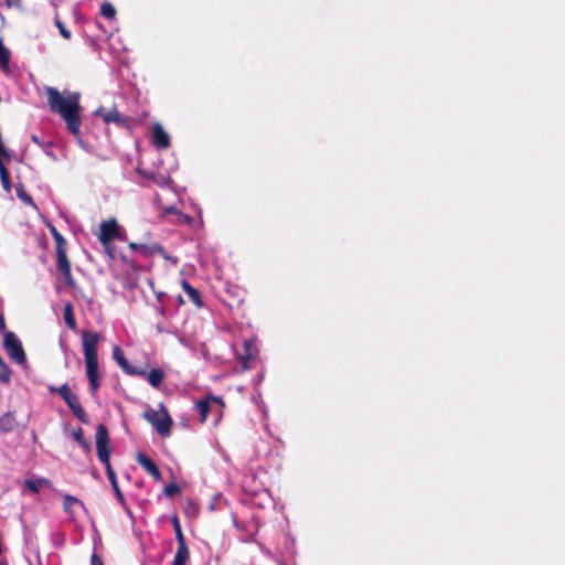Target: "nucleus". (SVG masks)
Masks as SVG:
<instances>
[{
	"instance_id": "nucleus-14",
	"label": "nucleus",
	"mask_w": 565,
	"mask_h": 565,
	"mask_svg": "<svg viewBox=\"0 0 565 565\" xmlns=\"http://www.w3.org/2000/svg\"><path fill=\"white\" fill-rule=\"evenodd\" d=\"M258 350L253 341L244 342V351L241 354L242 366L245 370H249L254 366V362L257 360Z\"/></svg>"
},
{
	"instance_id": "nucleus-10",
	"label": "nucleus",
	"mask_w": 565,
	"mask_h": 565,
	"mask_svg": "<svg viewBox=\"0 0 565 565\" xmlns=\"http://www.w3.org/2000/svg\"><path fill=\"white\" fill-rule=\"evenodd\" d=\"M95 115L103 118L106 124L114 122L119 127H129L130 118L122 117L116 108L106 109L104 107H99L95 110Z\"/></svg>"
},
{
	"instance_id": "nucleus-34",
	"label": "nucleus",
	"mask_w": 565,
	"mask_h": 565,
	"mask_svg": "<svg viewBox=\"0 0 565 565\" xmlns=\"http://www.w3.org/2000/svg\"><path fill=\"white\" fill-rule=\"evenodd\" d=\"M121 260H122L127 266H129L134 271H137V270H138L137 265H136L132 260L128 259L126 256H121Z\"/></svg>"
},
{
	"instance_id": "nucleus-12",
	"label": "nucleus",
	"mask_w": 565,
	"mask_h": 565,
	"mask_svg": "<svg viewBox=\"0 0 565 565\" xmlns=\"http://www.w3.org/2000/svg\"><path fill=\"white\" fill-rule=\"evenodd\" d=\"M128 247L132 250H138L141 255L149 257L154 254L161 255L164 259H171V257L167 254L166 249L160 244H138V243H129Z\"/></svg>"
},
{
	"instance_id": "nucleus-27",
	"label": "nucleus",
	"mask_w": 565,
	"mask_h": 565,
	"mask_svg": "<svg viewBox=\"0 0 565 565\" xmlns=\"http://www.w3.org/2000/svg\"><path fill=\"white\" fill-rule=\"evenodd\" d=\"M18 198L28 205L36 206L33 199L25 192L23 184H18L15 188Z\"/></svg>"
},
{
	"instance_id": "nucleus-23",
	"label": "nucleus",
	"mask_w": 565,
	"mask_h": 565,
	"mask_svg": "<svg viewBox=\"0 0 565 565\" xmlns=\"http://www.w3.org/2000/svg\"><path fill=\"white\" fill-rule=\"evenodd\" d=\"M11 53L8 47L4 46L2 39L0 38V67L3 71H9Z\"/></svg>"
},
{
	"instance_id": "nucleus-37",
	"label": "nucleus",
	"mask_w": 565,
	"mask_h": 565,
	"mask_svg": "<svg viewBox=\"0 0 565 565\" xmlns=\"http://www.w3.org/2000/svg\"><path fill=\"white\" fill-rule=\"evenodd\" d=\"M6 1H7L8 6H10V0H6Z\"/></svg>"
},
{
	"instance_id": "nucleus-2",
	"label": "nucleus",
	"mask_w": 565,
	"mask_h": 565,
	"mask_svg": "<svg viewBox=\"0 0 565 565\" xmlns=\"http://www.w3.org/2000/svg\"><path fill=\"white\" fill-rule=\"evenodd\" d=\"M100 341V334L89 330L82 332V347L85 358L86 376L88 379L89 391L93 395L100 387V379L98 371V353L97 347Z\"/></svg>"
},
{
	"instance_id": "nucleus-11",
	"label": "nucleus",
	"mask_w": 565,
	"mask_h": 565,
	"mask_svg": "<svg viewBox=\"0 0 565 565\" xmlns=\"http://www.w3.org/2000/svg\"><path fill=\"white\" fill-rule=\"evenodd\" d=\"M151 141L158 150H166L170 147V136L163 129L162 125L154 122L151 127Z\"/></svg>"
},
{
	"instance_id": "nucleus-26",
	"label": "nucleus",
	"mask_w": 565,
	"mask_h": 565,
	"mask_svg": "<svg viewBox=\"0 0 565 565\" xmlns=\"http://www.w3.org/2000/svg\"><path fill=\"white\" fill-rule=\"evenodd\" d=\"M73 438L88 452L90 451V443L84 438V431L81 427L73 431Z\"/></svg>"
},
{
	"instance_id": "nucleus-21",
	"label": "nucleus",
	"mask_w": 565,
	"mask_h": 565,
	"mask_svg": "<svg viewBox=\"0 0 565 565\" xmlns=\"http://www.w3.org/2000/svg\"><path fill=\"white\" fill-rule=\"evenodd\" d=\"M105 469H106V473H107L108 480H109V482L111 484V488H113V490H114L118 501L122 503L125 501V498H124L122 492L119 489V486H118V482H117L116 472L114 471L111 466L106 467Z\"/></svg>"
},
{
	"instance_id": "nucleus-6",
	"label": "nucleus",
	"mask_w": 565,
	"mask_h": 565,
	"mask_svg": "<svg viewBox=\"0 0 565 565\" xmlns=\"http://www.w3.org/2000/svg\"><path fill=\"white\" fill-rule=\"evenodd\" d=\"M3 348L12 361L21 365L26 363L24 349L14 332L8 331L4 333Z\"/></svg>"
},
{
	"instance_id": "nucleus-29",
	"label": "nucleus",
	"mask_w": 565,
	"mask_h": 565,
	"mask_svg": "<svg viewBox=\"0 0 565 565\" xmlns=\"http://www.w3.org/2000/svg\"><path fill=\"white\" fill-rule=\"evenodd\" d=\"M100 14L105 17L106 19H114L116 15V10L114 6L109 2H105L100 7Z\"/></svg>"
},
{
	"instance_id": "nucleus-3",
	"label": "nucleus",
	"mask_w": 565,
	"mask_h": 565,
	"mask_svg": "<svg viewBox=\"0 0 565 565\" xmlns=\"http://www.w3.org/2000/svg\"><path fill=\"white\" fill-rule=\"evenodd\" d=\"M49 391L51 393L58 394L79 422H82L83 424L89 423V417L86 411L81 405L77 395L73 393L72 388L67 383L61 385L60 387L50 386Z\"/></svg>"
},
{
	"instance_id": "nucleus-4",
	"label": "nucleus",
	"mask_w": 565,
	"mask_h": 565,
	"mask_svg": "<svg viewBox=\"0 0 565 565\" xmlns=\"http://www.w3.org/2000/svg\"><path fill=\"white\" fill-rule=\"evenodd\" d=\"M143 418L150 423L159 435L167 437L171 433L172 418L169 415L163 404H160V409H148L143 412Z\"/></svg>"
},
{
	"instance_id": "nucleus-25",
	"label": "nucleus",
	"mask_w": 565,
	"mask_h": 565,
	"mask_svg": "<svg viewBox=\"0 0 565 565\" xmlns=\"http://www.w3.org/2000/svg\"><path fill=\"white\" fill-rule=\"evenodd\" d=\"M82 505L84 507V503L77 499L76 497H73L71 494H65L64 498H63V510L67 513V514H72L73 513V507L74 505Z\"/></svg>"
},
{
	"instance_id": "nucleus-18",
	"label": "nucleus",
	"mask_w": 565,
	"mask_h": 565,
	"mask_svg": "<svg viewBox=\"0 0 565 565\" xmlns=\"http://www.w3.org/2000/svg\"><path fill=\"white\" fill-rule=\"evenodd\" d=\"M17 426L15 412H7L0 417V429L4 433L13 430Z\"/></svg>"
},
{
	"instance_id": "nucleus-22",
	"label": "nucleus",
	"mask_w": 565,
	"mask_h": 565,
	"mask_svg": "<svg viewBox=\"0 0 565 565\" xmlns=\"http://www.w3.org/2000/svg\"><path fill=\"white\" fill-rule=\"evenodd\" d=\"M146 375L149 384L156 388H158L162 384L164 379V373L160 369H152Z\"/></svg>"
},
{
	"instance_id": "nucleus-30",
	"label": "nucleus",
	"mask_w": 565,
	"mask_h": 565,
	"mask_svg": "<svg viewBox=\"0 0 565 565\" xmlns=\"http://www.w3.org/2000/svg\"><path fill=\"white\" fill-rule=\"evenodd\" d=\"M181 492V488L177 483H170L166 486L164 493L168 497H172L174 494H179Z\"/></svg>"
},
{
	"instance_id": "nucleus-36",
	"label": "nucleus",
	"mask_w": 565,
	"mask_h": 565,
	"mask_svg": "<svg viewBox=\"0 0 565 565\" xmlns=\"http://www.w3.org/2000/svg\"><path fill=\"white\" fill-rule=\"evenodd\" d=\"M31 140H32L35 145H38V146H40V147H42V146H43V142L41 141V139H40L38 136H35V135H32V136H31Z\"/></svg>"
},
{
	"instance_id": "nucleus-20",
	"label": "nucleus",
	"mask_w": 565,
	"mask_h": 565,
	"mask_svg": "<svg viewBox=\"0 0 565 565\" xmlns=\"http://www.w3.org/2000/svg\"><path fill=\"white\" fill-rule=\"evenodd\" d=\"M63 318H64L66 326L71 330L75 331L77 328V323H76V319H75V315H74V308L71 302L65 303V306L63 308Z\"/></svg>"
},
{
	"instance_id": "nucleus-31",
	"label": "nucleus",
	"mask_w": 565,
	"mask_h": 565,
	"mask_svg": "<svg viewBox=\"0 0 565 565\" xmlns=\"http://www.w3.org/2000/svg\"><path fill=\"white\" fill-rule=\"evenodd\" d=\"M55 24L60 31V34L65 39V40H70L71 39V32L65 28L64 23L61 22L58 19L55 20Z\"/></svg>"
},
{
	"instance_id": "nucleus-35",
	"label": "nucleus",
	"mask_w": 565,
	"mask_h": 565,
	"mask_svg": "<svg viewBox=\"0 0 565 565\" xmlns=\"http://www.w3.org/2000/svg\"><path fill=\"white\" fill-rule=\"evenodd\" d=\"M7 328L3 315L0 312V332H3Z\"/></svg>"
},
{
	"instance_id": "nucleus-9",
	"label": "nucleus",
	"mask_w": 565,
	"mask_h": 565,
	"mask_svg": "<svg viewBox=\"0 0 565 565\" xmlns=\"http://www.w3.org/2000/svg\"><path fill=\"white\" fill-rule=\"evenodd\" d=\"M67 246L56 247L55 254H56V266L61 275L63 276L64 284L70 287H75V280L72 276V268H71V262L66 254Z\"/></svg>"
},
{
	"instance_id": "nucleus-24",
	"label": "nucleus",
	"mask_w": 565,
	"mask_h": 565,
	"mask_svg": "<svg viewBox=\"0 0 565 565\" xmlns=\"http://www.w3.org/2000/svg\"><path fill=\"white\" fill-rule=\"evenodd\" d=\"M0 180L2 183V188L6 192L11 191V177L7 168L2 162V157H0Z\"/></svg>"
},
{
	"instance_id": "nucleus-33",
	"label": "nucleus",
	"mask_w": 565,
	"mask_h": 565,
	"mask_svg": "<svg viewBox=\"0 0 565 565\" xmlns=\"http://www.w3.org/2000/svg\"><path fill=\"white\" fill-rule=\"evenodd\" d=\"M90 565H105L103 558L97 554L93 553L90 555Z\"/></svg>"
},
{
	"instance_id": "nucleus-16",
	"label": "nucleus",
	"mask_w": 565,
	"mask_h": 565,
	"mask_svg": "<svg viewBox=\"0 0 565 565\" xmlns=\"http://www.w3.org/2000/svg\"><path fill=\"white\" fill-rule=\"evenodd\" d=\"M137 462L156 480H161V472L152 459H150L142 452H138Z\"/></svg>"
},
{
	"instance_id": "nucleus-8",
	"label": "nucleus",
	"mask_w": 565,
	"mask_h": 565,
	"mask_svg": "<svg viewBox=\"0 0 565 565\" xmlns=\"http://www.w3.org/2000/svg\"><path fill=\"white\" fill-rule=\"evenodd\" d=\"M115 238H120V230L117 221L115 218H109L104 221L99 225V234L98 239L106 248L108 255L114 258V254L109 248V243Z\"/></svg>"
},
{
	"instance_id": "nucleus-32",
	"label": "nucleus",
	"mask_w": 565,
	"mask_h": 565,
	"mask_svg": "<svg viewBox=\"0 0 565 565\" xmlns=\"http://www.w3.org/2000/svg\"><path fill=\"white\" fill-rule=\"evenodd\" d=\"M136 171L145 179L156 181V173L150 171H145L139 168L136 169Z\"/></svg>"
},
{
	"instance_id": "nucleus-15",
	"label": "nucleus",
	"mask_w": 565,
	"mask_h": 565,
	"mask_svg": "<svg viewBox=\"0 0 565 565\" xmlns=\"http://www.w3.org/2000/svg\"><path fill=\"white\" fill-rule=\"evenodd\" d=\"M211 403H216L223 406V401L221 397L209 395L205 398L199 401L195 405L196 409L200 413V422L205 423L207 419V416L211 412Z\"/></svg>"
},
{
	"instance_id": "nucleus-38",
	"label": "nucleus",
	"mask_w": 565,
	"mask_h": 565,
	"mask_svg": "<svg viewBox=\"0 0 565 565\" xmlns=\"http://www.w3.org/2000/svg\"><path fill=\"white\" fill-rule=\"evenodd\" d=\"M0 565H6V564H3V563H0Z\"/></svg>"
},
{
	"instance_id": "nucleus-13",
	"label": "nucleus",
	"mask_w": 565,
	"mask_h": 565,
	"mask_svg": "<svg viewBox=\"0 0 565 565\" xmlns=\"http://www.w3.org/2000/svg\"><path fill=\"white\" fill-rule=\"evenodd\" d=\"M113 358L127 374L140 376H143L146 374L143 370L129 365L127 359L125 358L124 351L118 345H115L113 349Z\"/></svg>"
},
{
	"instance_id": "nucleus-19",
	"label": "nucleus",
	"mask_w": 565,
	"mask_h": 565,
	"mask_svg": "<svg viewBox=\"0 0 565 565\" xmlns=\"http://www.w3.org/2000/svg\"><path fill=\"white\" fill-rule=\"evenodd\" d=\"M24 486L32 492V493H39L40 488L46 487L51 488L52 482L46 478H38V479H26L24 481Z\"/></svg>"
},
{
	"instance_id": "nucleus-28",
	"label": "nucleus",
	"mask_w": 565,
	"mask_h": 565,
	"mask_svg": "<svg viewBox=\"0 0 565 565\" xmlns=\"http://www.w3.org/2000/svg\"><path fill=\"white\" fill-rule=\"evenodd\" d=\"M50 232L54 238V242H55V248L56 247H62V246H67V242L66 239L63 237V235L56 230L55 226L51 225L50 226Z\"/></svg>"
},
{
	"instance_id": "nucleus-7",
	"label": "nucleus",
	"mask_w": 565,
	"mask_h": 565,
	"mask_svg": "<svg viewBox=\"0 0 565 565\" xmlns=\"http://www.w3.org/2000/svg\"><path fill=\"white\" fill-rule=\"evenodd\" d=\"M173 530L175 533V540L178 543L177 552L172 562V565H186L190 557V552L183 535L179 518L177 515L171 519Z\"/></svg>"
},
{
	"instance_id": "nucleus-1",
	"label": "nucleus",
	"mask_w": 565,
	"mask_h": 565,
	"mask_svg": "<svg viewBox=\"0 0 565 565\" xmlns=\"http://www.w3.org/2000/svg\"><path fill=\"white\" fill-rule=\"evenodd\" d=\"M47 104L51 111L58 114L64 121L68 131L75 136L81 135V117H79V93H70L62 95L54 87H46Z\"/></svg>"
},
{
	"instance_id": "nucleus-5",
	"label": "nucleus",
	"mask_w": 565,
	"mask_h": 565,
	"mask_svg": "<svg viewBox=\"0 0 565 565\" xmlns=\"http://www.w3.org/2000/svg\"><path fill=\"white\" fill-rule=\"evenodd\" d=\"M96 450L98 459L102 463H104L105 468L111 466L110 465V438L108 434V429L104 424H98L96 427Z\"/></svg>"
},
{
	"instance_id": "nucleus-17",
	"label": "nucleus",
	"mask_w": 565,
	"mask_h": 565,
	"mask_svg": "<svg viewBox=\"0 0 565 565\" xmlns=\"http://www.w3.org/2000/svg\"><path fill=\"white\" fill-rule=\"evenodd\" d=\"M182 289L188 295L189 300L193 302L198 308H201L203 302L201 298V294L198 289L192 287L186 280H182L181 282Z\"/></svg>"
}]
</instances>
